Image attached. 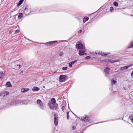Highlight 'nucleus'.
<instances>
[{
  "instance_id": "6ab92c4d",
  "label": "nucleus",
  "mask_w": 133,
  "mask_h": 133,
  "mask_svg": "<svg viewBox=\"0 0 133 133\" xmlns=\"http://www.w3.org/2000/svg\"><path fill=\"white\" fill-rule=\"evenodd\" d=\"M38 106L42 110L44 109V107L43 103L39 105Z\"/></svg>"
},
{
  "instance_id": "20e7f679",
  "label": "nucleus",
  "mask_w": 133,
  "mask_h": 133,
  "mask_svg": "<svg viewBox=\"0 0 133 133\" xmlns=\"http://www.w3.org/2000/svg\"><path fill=\"white\" fill-rule=\"evenodd\" d=\"M82 119L83 121L87 122H89L90 120V118L87 115H85L82 117Z\"/></svg>"
},
{
  "instance_id": "a878e982",
  "label": "nucleus",
  "mask_w": 133,
  "mask_h": 133,
  "mask_svg": "<svg viewBox=\"0 0 133 133\" xmlns=\"http://www.w3.org/2000/svg\"><path fill=\"white\" fill-rule=\"evenodd\" d=\"M77 61L76 60L72 62H70V63H71V64L72 65L74 64V63L75 62H76Z\"/></svg>"
},
{
  "instance_id": "79ce46f5",
  "label": "nucleus",
  "mask_w": 133,
  "mask_h": 133,
  "mask_svg": "<svg viewBox=\"0 0 133 133\" xmlns=\"http://www.w3.org/2000/svg\"><path fill=\"white\" fill-rule=\"evenodd\" d=\"M69 112H67V116H69Z\"/></svg>"
},
{
  "instance_id": "9b49d317",
  "label": "nucleus",
  "mask_w": 133,
  "mask_h": 133,
  "mask_svg": "<svg viewBox=\"0 0 133 133\" xmlns=\"http://www.w3.org/2000/svg\"><path fill=\"white\" fill-rule=\"evenodd\" d=\"M48 103H50L51 104H55L56 103V100L54 98H52L50 101H49Z\"/></svg>"
},
{
  "instance_id": "412c9836",
  "label": "nucleus",
  "mask_w": 133,
  "mask_h": 133,
  "mask_svg": "<svg viewBox=\"0 0 133 133\" xmlns=\"http://www.w3.org/2000/svg\"><path fill=\"white\" fill-rule=\"evenodd\" d=\"M111 82L112 85L113 84H115L116 82V81L114 80H111Z\"/></svg>"
},
{
  "instance_id": "c03bdc74",
  "label": "nucleus",
  "mask_w": 133,
  "mask_h": 133,
  "mask_svg": "<svg viewBox=\"0 0 133 133\" xmlns=\"http://www.w3.org/2000/svg\"><path fill=\"white\" fill-rule=\"evenodd\" d=\"M67 119H69V116H67Z\"/></svg>"
},
{
  "instance_id": "aec40b11",
  "label": "nucleus",
  "mask_w": 133,
  "mask_h": 133,
  "mask_svg": "<svg viewBox=\"0 0 133 133\" xmlns=\"http://www.w3.org/2000/svg\"><path fill=\"white\" fill-rule=\"evenodd\" d=\"M23 17V14L21 13H19L18 16V18L19 19H20Z\"/></svg>"
},
{
  "instance_id": "4c0bfd02",
  "label": "nucleus",
  "mask_w": 133,
  "mask_h": 133,
  "mask_svg": "<svg viewBox=\"0 0 133 133\" xmlns=\"http://www.w3.org/2000/svg\"><path fill=\"white\" fill-rule=\"evenodd\" d=\"M131 75L132 77H133V71L131 74Z\"/></svg>"
},
{
  "instance_id": "f8f14e48",
  "label": "nucleus",
  "mask_w": 133,
  "mask_h": 133,
  "mask_svg": "<svg viewBox=\"0 0 133 133\" xmlns=\"http://www.w3.org/2000/svg\"><path fill=\"white\" fill-rule=\"evenodd\" d=\"M55 117L54 118V121L55 124L56 125H58V120L57 118L55 117V114H54Z\"/></svg>"
},
{
  "instance_id": "58836bf2",
  "label": "nucleus",
  "mask_w": 133,
  "mask_h": 133,
  "mask_svg": "<svg viewBox=\"0 0 133 133\" xmlns=\"http://www.w3.org/2000/svg\"><path fill=\"white\" fill-rule=\"evenodd\" d=\"M18 66H19V69L21 68L22 67V66L21 65H18Z\"/></svg>"
},
{
  "instance_id": "39448f33",
  "label": "nucleus",
  "mask_w": 133,
  "mask_h": 133,
  "mask_svg": "<svg viewBox=\"0 0 133 133\" xmlns=\"http://www.w3.org/2000/svg\"><path fill=\"white\" fill-rule=\"evenodd\" d=\"M86 51V50L84 48L79 50V55L80 56H82L84 54V52Z\"/></svg>"
},
{
  "instance_id": "7c9ffc66",
  "label": "nucleus",
  "mask_w": 133,
  "mask_h": 133,
  "mask_svg": "<svg viewBox=\"0 0 133 133\" xmlns=\"http://www.w3.org/2000/svg\"><path fill=\"white\" fill-rule=\"evenodd\" d=\"M69 66L70 68H72V65L70 62L69 63Z\"/></svg>"
},
{
  "instance_id": "f3484780",
  "label": "nucleus",
  "mask_w": 133,
  "mask_h": 133,
  "mask_svg": "<svg viewBox=\"0 0 133 133\" xmlns=\"http://www.w3.org/2000/svg\"><path fill=\"white\" fill-rule=\"evenodd\" d=\"M39 90V88H38L36 87H34L32 89V90L33 91H37Z\"/></svg>"
},
{
  "instance_id": "bb28decb",
  "label": "nucleus",
  "mask_w": 133,
  "mask_h": 133,
  "mask_svg": "<svg viewBox=\"0 0 133 133\" xmlns=\"http://www.w3.org/2000/svg\"><path fill=\"white\" fill-rule=\"evenodd\" d=\"M114 9L113 7H111L110 8V11L112 12Z\"/></svg>"
},
{
  "instance_id": "dca6fc26",
  "label": "nucleus",
  "mask_w": 133,
  "mask_h": 133,
  "mask_svg": "<svg viewBox=\"0 0 133 133\" xmlns=\"http://www.w3.org/2000/svg\"><path fill=\"white\" fill-rule=\"evenodd\" d=\"M29 90V89L23 88L22 89L21 91L23 92H25L28 91Z\"/></svg>"
},
{
  "instance_id": "c9c22d12",
  "label": "nucleus",
  "mask_w": 133,
  "mask_h": 133,
  "mask_svg": "<svg viewBox=\"0 0 133 133\" xmlns=\"http://www.w3.org/2000/svg\"><path fill=\"white\" fill-rule=\"evenodd\" d=\"M23 71H21L20 73V74L21 75H23Z\"/></svg>"
},
{
  "instance_id": "e433bc0d",
  "label": "nucleus",
  "mask_w": 133,
  "mask_h": 133,
  "mask_svg": "<svg viewBox=\"0 0 133 133\" xmlns=\"http://www.w3.org/2000/svg\"><path fill=\"white\" fill-rule=\"evenodd\" d=\"M90 56H87L86 57V58L87 59H89L90 58Z\"/></svg>"
},
{
  "instance_id": "7ed1b4c3",
  "label": "nucleus",
  "mask_w": 133,
  "mask_h": 133,
  "mask_svg": "<svg viewBox=\"0 0 133 133\" xmlns=\"http://www.w3.org/2000/svg\"><path fill=\"white\" fill-rule=\"evenodd\" d=\"M66 79V76L65 75H61L59 77V81L61 82H64Z\"/></svg>"
},
{
  "instance_id": "473e14b6",
  "label": "nucleus",
  "mask_w": 133,
  "mask_h": 133,
  "mask_svg": "<svg viewBox=\"0 0 133 133\" xmlns=\"http://www.w3.org/2000/svg\"><path fill=\"white\" fill-rule=\"evenodd\" d=\"M104 61L105 62H109V59H105Z\"/></svg>"
},
{
  "instance_id": "b1692460",
  "label": "nucleus",
  "mask_w": 133,
  "mask_h": 133,
  "mask_svg": "<svg viewBox=\"0 0 133 133\" xmlns=\"http://www.w3.org/2000/svg\"><path fill=\"white\" fill-rule=\"evenodd\" d=\"M130 119L131 120V122L133 123V114H132L131 115L130 117Z\"/></svg>"
},
{
  "instance_id": "423d86ee",
  "label": "nucleus",
  "mask_w": 133,
  "mask_h": 133,
  "mask_svg": "<svg viewBox=\"0 0 133 133\" xmlns=\"http://www.w3.org/2000/svg\"><path fill=\"white\" fill-rule=\"evenodd\" d=\"M57 42V41L49 42L44 43L45 45L46 46H49L52 45L54 43Z\"/></svg>"
},
{
  "instance_id": "2eb2a0df",
  "label": "nucleus",
  "mask_w": 133,
  "mask_h": 133,
  "mask_svg": "<svg viewBox=\"0 0 133 133\" xmlns=\"http://www.w3.org/2000/svg\"><path fill=\"white\" fill-rule=\"evenodd\" d=\"M5 85L6 87H10L12 86V85H11L10 82H7L6 84Z\"/></svg>"
},
{
  "instance_id": "4be33fe9",
  "label": "nucleus",
  "mask_w": 133,
  "mask_h": 133,
  "mask_svg": "<svg viewBox=\"0 0 133 133\" xmlns=\"http://www.w3.org/2000/svg\"><path fill=\"white\" fill-rule=\"evenodd\" d=\"M37 103L38 105L42 103L41 101L39 99H38L37 101Z\"/></svg>"
},
{
  "instance_id": "a18cd8bd",
  "label": "nucleus",
  "mask_w": 133,
  "mask_h": 133,
  "mask_svg": "<svg viewBox=\"0 0 133 133\" xmlns=\"http://www.w3.org/2000/svg\"><path fill=\"white\" fill-rule=\"evenodd\" d=\"M84 54H85V55H86L87 54V53H85Z\"/></svg>"
},
{
  "instance_id": "ddd939ff",
  "label": "nucleus",
  "mask_w": 133,
  "mask_h": 133,
  "mask_svg": "<svg viewBox=\"0 0 133 133\" xmlns=\"http://www.w3.org/2000/svg\"><path fill=\"white\" fill-rule=\"evenodd\" d=\"M110 69L108 67L106 68L104 70V71L105 74H108L109 73Z\"/></svg>"
},
{
  "instance_id": "9d476101",
  "label": "nucleus",
  "mask_w": 133,
  "mask_h": 133,
  "mask_svg": "<svg viewBox=\"0 0 133 133\" xmlns=\"http://www.w3.org/2000/svg\"><path fill=\"white\" fill-rule=\"evenodd\" d=\"M95 54H98L99 55H100L102 56H107L108 54H104L103 52H99L98 51H96Z\"/></svg>"
},
{
  "instance_id": "5701e85b",
  "label": "nucleus",
  "mask_w": 133,
  "mask_h": 133,
  "mask_svg": "<svg viewBox=\"0 0 133 133\" xmlns=\"http://www.w3.org/2000/svg\"><path fill=\"white\" fill-rule=\"evenodd\" d=\"M24 0H20L17 4V5L19 6L23 2Z\"/></svg>"
},
{
  "instance_id": "37998d69",
  "label": "nucleus",
  "mask_w": 133,
  "mask_h": 133,
  "mask_svg": "<svg viewBox=\"0 0 133 133\" xmlns=\"http://www.w3.org/2000/svg\"><path fill=\"white\" fill-rule=\"evenodd\" d=\"M82 32V30H80L78 32H79L80 33H81Z\"/></svg>"
},
{
  "instance_id": "f704fd0d",
  "label": "nucleus",
  "mask_w": 133,
  "mask_h": 133,
  "mask_svg": "<svg viewBox=\"0 0 133 133\" xmlns=\"http://www.w3.org/2000/svg\"><path fill=\"white\" fill-rule=\"evenodd\" d=\"M63 53L62 52H61L59 54V55L60 56H61L63 55Z\"/></svg>"
},
{
  "instance_id": "a211bd4d",
  "label": "nucleus",
  "mask_w": 133,
  "mask_h": 133,
  "mask_svg": "<svg viewBox=\"0 0 133 133\" xmlns=\"http://www.w3.org/2000/svg\"><path fill=\"white\" fill-rule=\"evenodd\" d=\"M89 18L88 17H84V18L83 19V22L84 23H85L86 21H88V20L89 19Z\"/></svg>"
},
{
  "instance_id": "ea45409f",
  "label": "nucleus",
  "mask_w": 133,
  "mask_h": 133,
  "mask_svg": "<svg viewBox=\"0 0 133 133\" xmlns=\"http://www.w3.org/2000/svg\"><path fill=\"white\" fill-rule=\"evenodd\" d=\"M12 32V31L11 30H10L9 31V33H10V34H11Z\"/></svg>"
},
{
  "instance_id": "1a4fd4ad",
  "label": "nucleus",
  "mask_w": 133,
  "mask_h": 133,
  "mask_svg": "<svg viewBox=\"0 0 133 133\" xmlns=\"http://www.w3.org/2000/svg\"><path fill=\"white\" fill-rule=\"evenodd\" d=\"M9 94V92L7 91H5L3 92L2 93L1 96L2 97H4L6 95H8Z\"/></svg>"
},
{
  "instance_id": "f03ea898",
  "label": "nucleus",
  "mask_w": 133,
  "mask_h": 133,
  "mask_svg": "<svg viewBox=\"0 0 133 133\" xmlns=\"http://www.w3.org/2000/svg\"><path fill=\"white\" fill-rule=\"evenodd\" d=\"M48 105L49 106L50 108L51 109H55L58 107V104H52L48 103Z\"/></svg>"
},
{
  "instance_id": "6e6552de",
  "label": "nucleus",
  "mask_w": 133,
  "mask_h": 133,
  "mask_svg": "<svg viewBox=\"0 0 133 133\" xmlns=\"http://www.w3.org/2000/svg\"><path fill=\"white\" fill-rule=\"evenodd\" d=\"M132 65H132V64L129 65L127 66H125L124 67H121V70H124L132 66Z\"/></svg>"
},
{
  "instance_id": "c756f323",
  "label": "nucleus",
  "mask_w": 133,
  "mask_h": 133,
  "mask_svg": "<svg viewBox=\"0 0 133 133\" xmlns=\"http://www.w3.org/2000/svg\"><path fill=\"white\" fill-rule=\"evenodd\" d=\"M19 31H20V30H19L18 29V30H16L15 31V34H16L18 33V32H19Z\"/></svg>"
},
{
  "instance_id": "393cba45",
  "label": "nucleus",
  "mask_w": 133,
  "mask_h": 133,
  "mask_svg": "<svg viewBox=\"0 0 133 133\" xmlns=\"http://www.w3.org/2000/svg\"><path fill=\"white\" fill-rule=\"evenodd\" d=\"M113 5L116 6H117L118 5V4L117 2H115L114 3Z\"/></svg>"
},
{
  "instance_id": "72a5a7b5",
  "label": "nucleus",
  "mask_w": 133,
  "mask_h": 133,
  "mask_svg": "<svg viewBox=\"0 0 133 133\" xmlns=\"http://www.w3.org/2000/svg\"><path fill=\"white\" fill-rule=\"evenodd\" d=\"M76 128V127L74 126H73L72 128V129L73 130H75Z\"/></svg>"
},
{
  "instance_id": "a19ab883",
  "label": "nucleus",
  "mask_w": 133,
  "mask_h": 133,
  "mask_svg": "<svg viewBox=\"0 0 133 133\" xmlns=\"http://www.w3.org/2000/svg\"><path fill=\"white\" fill-rule=\"evenodd\" d=\"M24 10L25 11H27L28 10V9L27 8H26Z\"/></svg>"
},
{
  "instance_id": "0eeeda50",
  "label": "nucleus",
  "mask_w": 133,
  "mask_h": 133,
  "mask_svg": "<svg viewBox=\"0 0 133 133\" xmlns=\"http://www.w3.org/2000/svg\"><path fill=\"white\" fill-rule=\"evenodd\" d=\"M76 47L78 49H83L85 48L83 47V45L81 43L77 44Z\"/></svg>"
},
{
  "instance_id": "c85d7f7f",
  "label": "nucleus",
  "mask_w": 133,
  "mask_h": 133,
  "mask_svg": "<svg viewBox=\"0 0 133 133\" xmlns=\"http://www.w3.org/2000/svg\"><path fill=\"white\" fill-rule=\"evenodd\" d=\"M129 48H133V42H131L130 46L129 47Z\"/></svg>"
},
{
  "instance_id": "4468645a",
  "label": "nucleus",
  "mask_w": 133,
  "mask_h": 133,
  "mask_svg": "<svg viewBox=\"0 0 133 133\" xmlns=\"http://www.w3.org/2000/svg\"><path fill=\"white\" fill-rule=\"evenodd\" d=\"M119 62V61L117 60H114L111 59H109V62H110L111 63H113L116 62Z\"/></svg>"
},
{
  "instance_id": "2f4dec72",
  "label": "nucleus",
  "mask_w": 133,
  "mask_h": 133,
  "mask_svg": "<svg viewBox=\"0 0 133 133\" xmlns=\"http://www.w3.org/2000/svg\"><path fill=\"white\" fill-rule=\"evenodd\" d=\"M65 106H63L62 108V110L64 111V110L65 109Z\"/></svg>"
},
{
  "instance_id": "f257e3e1",
  "label": "nucleus",
  "mask_w": 133,
  "mask_h": 133,
  "mask_svg": "<svg viewBox=\"0 0 133 133\" xmlns=\"http://www.w3.org/2000/svg\"><path fill=\"white\" fill-rule=\"evenodd\" d=\"M20 101L19 100H14L10 102L9 104L10 105L14 106L17 105L19 103H20Z\"/></svg>"
},
{
  "instance_id": "cd10ccee",
  "label": "nucleus",
  "mask_w": 133,
  "mask_h": 133,
  "mask_svg": "<svg viewBox=\"0 0 133 133\" xmlns=\"http://www.w3.org/2000/svg\"><path fill=\"white\" fill-rule=\"evenodd\" d=\"M67 69V67H64L62 68L63 70H66Z\"/></svg>"
}]
</instances>
